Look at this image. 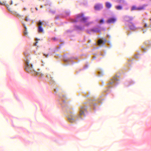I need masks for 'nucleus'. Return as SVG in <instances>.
<instances>
[{
  "label": "nucleus",
  "mask_w": 151,
  "mask_h": 151,
  "mask_svg": "<svg viewBox=\"0 0 151 151\" xmlns=\"http://www.w3.org/2000/svg\"><path fill=\"white\" fill-rule=\"evenodd\" d=\"M100 23H103L104 22V20L103 19H101L100 21Z\"/></svg>",
  "instance_id": "obj_20"
},
{
  "label": "nucleus",
  "mask_w": 151,
  "mask_h": 151,
  "mask_svg": "<svg viewBox=\"0 0 151 151\" xmlns=\"http://www.w3.org/2000/svg\"><path fill=\"white\" fill-rule=\"evenodd\" d=\"M76 116L74 115L73 113H70V116L68 118L69 121L71 123L74 122L75 121L74 118Z\"/></svg>",
  "instance_id": "obj_3"
},
{
  "label": "nucleus",
  "mask_w": 151,
  "mask_h": 151,
  "mask_svg": "<svg viewBox=\"0 0 151 151\" xmlns=\"http://www.w3.org/2000/svg\"><path fill=\"white\" fill-rule=\"evenodd\" d=\"M102 7V6L100 4H97L95 6V9L96 10H99Z\"/></svg>",
  "instance_id": "obj_7"
},
{
  "label": "nucleus",
  "mask_w": 151,
  "mask_h": 151,
  "mask_svg": "<svg viewBox=\"0 0 151 151\" xmlns=\"http://www.w3.org/2000/svg\"><path fill=\"white\" fill-rule=\"evenodd\" d=\"M144 7L142 6L140 7H138L137 9L138 10H141L143 9H144Z\"/></svg>",
  "instance_id": "obj_18"
},
{
  "label": "nucleus",
  "mask_w": 151,
  "mask_h": 151,
  "mask_svg": "<svg viewBox=\"0 0 151 151\" xmlns=\"http://www.w3.org/2000/svg\"><path fill=\"white\" fill-rule=\"evenodd\" d=\"M124 19L127 21H129L133 19V18L128 16H126L124 17Z\"/></svg>",
  "instance_id": "obj_6"
},
{
  "label": "nucleus",
  "mask_w": 151,
  "mask_h": 151,
  "mask_svg": "<svg viewBox=\"0 0 151 151\" xmlns=\"http://www.w3.org/2000/svg\"><path fill=\"white\" fill-rule=\"evenodd\" d=\"M92 30L95 32H100V30L97 28H96L95 29H92Z\"/></svg>",
  "instance_id": "obj_15"
},
{
  "label": "nucleus",
  "mask_w": 151,
  "mask_h": 151,
  "mask_svg": "<svg viewBox=\"0 0 151 151\" xmlns=\"http://www.w3.org/2000/svg\"><path fill=\"white\" fill-rule=\"evenodd\" d=\"M26 9L25 8H24V10H26Z\"/></svg>",
  "instance_id": "obj_30"
},
{
  "label": "nucleus",
  "mask_w": 151,
  "mask_h": 151,
  "mask_svg": "<svg viewBox=\"0 0 151 151\" xmlns=\"http://www.w3.org/2000/svg\"><path fill=\"white\" fill-rule=\"evenodd\" d=\"M43 24V22H42V21H39L38 23V25L39 26H41V25H42Z\"/></svg>",
  "instance_id": "obj_17"
},
{
  "label": "nucleus",
  "mask_w": 151,
  "mask_h": 151,
  "mask_svg": "<svg viewBox=\"0 0 151 151\" xmlns=\"http://www.w3.org/2000/svg\"><path fill=\"white\" fill-rule=\"evenodd\" d=\"M53 39L54 40H55V38H53Z\"/></svg>",
  "instance_id": "obj_31"
},
{
  "label": "nucleus",
  "mask_w": 151,
  "mask_h": 151,
  "mask_svg": "<svg viewBox=\"0 0 151 151\" xmlns=\"http://www.w3.org/2000/svg\"><path fill=\"white\" fill-rule=\"evenodd\" d=\"M113 83V82H110V84H112V83Z\"/></svg>",
  "instance_id": "obj_29"
},
{
  "label": "nucleus",
  "mask_w": 151,
  "mask_h": 151,
  "mask_svg": "<svg viewBox=\"0 0 151 151\" xmlns=\"http://www.w3.org/2000/svg\"><path fill=\"white\" fill-rule=\"evenodd\" d=\"M104 41L101 40H99L98 41V44L100 46L104 45Z\"/></svg>",
  "instance_id": "obj_8"
},
{
  "label": "nucleus",
  "mask_w": 151,
  "mask_h": 151,
  "mask_svg": "<svg viewBox=\"0 0 151 151\" xmlns=\"http://www.w3.org/2000/svg\"><path fill=\"white\" fill-rule=\"evenodd\" d=\"M24 27L25 29V30L24 32V34L25 35H27V28L25 26H24Z\"/></svg>",
  "instance_id": "obj_13"
},
{
  "label": "nucleus",
  "mask_w": 151,
  "mask_h": 151,
  "mask_svg": "<svg viewBox=\"0 0 151 151\" xmlns=\"http://www.w3.org/2000/svg\"><path fill=\"white\" fill-rule=\"evenodd\" d=\"M25 70L27 71L32 73L35 75H40L41 76L44 75L43 73L40 71L39 69L37 70V71L33 67L32 65L30 64L27 61L26 62Z\"/></svg>",
  "instance_id": "obj_1"
},
{
  "label": "nucleus",
  "mask_w": 151,
  "mask_h": 151,
  "mask_svg": "<svg viewBox=\"0 0 151 151\" xmlns=\"http://www.w3.org/2000/svg\"><path fill=\"white\" fill-rule=\"evenodd\" d=\"M13 4V2H12V1H11V3H10V5H12Z\"/></svg>",
  "instance_id": "obj_26"
},
{
  "label": "nucleus",
  "mask_w": 151,
  "mask_h": 151,
  "mask_svg": "<svg viewBox=\"0 0 151 151\" xmlns=\"http://www.w3.org/2000/svg\"><path fill=\"white\" fill-rule=\"evenodd\" d=\"M86 108L85 106L81 107L80 110V115H84V113L86 111Z\"/></svg>",
  "instance_id": "obj_4"
},
{
  "label": "nucleus",
  "mask_w": 151,
  "mask_h": 151,
  "mask_svg": "<svg viewBox=\"0 0 151 151\" xmlns=\"http://www.w3.org/2000/svg\"><path fill=\"white\" fill-rule=\"evenodd\" d=\"M116 8L117 10H121L122 8V7L121 6H116Z\"/></svg>",
  "instance_id": "obj_14"
},
{
  "label": "nucleus",
  "mask_w": 151,
  "mask_h": 151,
  "mask_svg": "<svg viewBox=\"0 0 151 151\" xmlns=\"http://www.w3.org/2000/svg\"><path fill=\"white\" fill-rule=\"evenodd\" d=\"M147 26V25L146 24H145V27H146Z\"/></svg>",
  "instance_id": "obj_27"
},
{
  "label": "nucleus",
  "mask_w": 151,
  "mask_h": 151,
  "mask_svg": "<svg viewBox=\"0 0 151 151\" xmlns=\"http://www.w3.org/2000/svg\"><path fill=\"white\" fill-rule=\"evenodd\" d=\"M106 6L107 8H110L111 6V4L109 2H106Z\"/></svg>",
  "instance_id": "obj_9"
},
{
  "label": "nucleus",
  "mask_w": 151,
  "mask_h": 151,
  "mask_svg": "<svg viewBox=\"0 0 151 151\" xmlns=\"http://www.w3.org/2000/svg\"><path fill=\"white\" fill-rule=\"evenodd\" d=\"M138 8L135 6H133L132 7L131 10H138Z\"/></svg>",
  "instance_id": "obj_12"
},
{
  "label": "nucleus",
  "mask_w": 151,
  "mask_h": 151,
  "mask_svg": "<svg viewBox=\"0 0 151 151\" xmlns=\"http://www.w3.org/2000/svg\"><path fill=\"white\" fill-rule=\"evenodd\" d=\"M37 41L34 44V45L35 46L37 45Z\"/></svg>",
  "instance_id": "obj_23"
},
{
  "label": "nucleus",
  "mask_w": 151,
  "mask_h": 151,
  "mask_svg": "<svg viewBox=\"0 0 151 151\" xmlns=\"http://www.w3.org/2000/svg\"><path fill=\"white\" fill-rule=\"evenodd\" d=\"M116 21V19L114 18H111L109 19L106 21V22L108 23H114Z\"/></svg>",
  "instance_id": "obj_5"
},
{
  "label": "nucleus",
  "mask_w": 151,
  "mask_h": 151,
  "mask_svg": "<svg viewBox=\"0 0 151 151\" xmlns=\"http://www.w3.org/2000/svg\"><path fill=\"white\" fill-rule=\"evenodd\" d=\"M38 31L39 32H43V29L41 26H38Z\"/></svg>",
  "instance_id": "obj_11"
},
{
  "label": "nucleus",
  "mask_w": 151,
  "mask_h": 151,
  "mask_svg": "<svg viewBox=\"0 0 151 151\" xmlns=\"http://www.w3.org/2000/svg\"><path fill=\"white\" fill-rule=\"evenodd\" d=\"M78 19L81 22H86L88 19V18L85 17L83 14H78L77 16Z\"/></svg>",
  "instance_id": "obj_2"
},
{
  "label": "nucleus",
  "mask_w": 151,
  "mask_h": 151,
  "mask_svg": "<svg viewBox=\"0 0 151 151\" xmlns=\"http://www.w3.org/2000/svg\"><path fill=\"white\" fill-rule=\"evenodd\" d=\"M113 79H114V80H115V81H117V80H118L117 79H116V78H115V77H114L113 78Z\"/></svg>",
  "instance_id": "obj_22"
},
{
  "label": "nucleus",
  "mask_w": 151,
  "mask_h": 151,
  "mask_svg": "<svg viewBox=\"0 0 151 151\" xmlns=\"http://www.w3.org/2000/svg\"><path fill=\"white\" fill-rule=\"evenodd\" d=\"M6 6H7V8H8V10L10 11H11V9H9V5H6Z\"/></svg>",
  "instance_id": "obj_21"
},
{
  "label": "nucleus",
  "mask_w": 151,
  "mask_h": 151,
  "mask_svg": "<svg viewBox=\"0 0 151 151\" xmlns=\"http://www.w3.org/2000/svg\"><path fill=\"white\" fill-rule=\"evenodd\" d=\"M44 55L45 56H46L47 57L48 56V55H45V54H44Z\"/></svg>",
  "instance_id": "obj_25"
},
{
  "label": "nucleus",
  "mask_w": 151,
  "mask_h": 151,
  "mask_svg": "<svg viewBox=\"0 0 151 151\" xmlns=\"http://www.w3.org/2000/svg\"><path fill=\"white\" fill-rule=\"evenodd\" d=\"M13 13L15 15H16V16H18V17H19L20 16V15L19 14H18L17 13V12H13Z\"/></svg>",
  "instance_id": "obj_16"
},
{
  "label": "nucleus",
  "mask_w": 151,
  "mask_h": 151,
  "mask_svg": "<svg viewBox=\"0 0 151 151\" xmlns=\"http://www.w3.org/2000/svg\"><path fill=\"white\" fill-rule=\"evenodd\" d=\"M129 27L131 29L134 30L136 29V27L133 24H132L131 26H129Z\"/></svg>",
  "instance_id": "obj_10"
},
{
  "label": "nucleus",
  "mask_w": 151,
  "mask_h": 151,
  "mask_svg": "<svg viewBox=\"0 0 151 151\" xmlns=\"http://www.w3.org/2000/svg\"><path fill=\"white\" fill-rule=\"evenodd\" d=\"M36 10H38V9L37 8H36Z\"/></svg>",
  "instance_id": "obj_28"
},
{
  "label": "nucleus",
  "mask_w": 151,
  "mask_h": 151,
  "mask_svg": "<svg viewBox=\"0 0 151 151\" xmlns=\"http://www.w3.org/2000/svg\"><path fill=\"white\" fill-rule=\"evenodd\" d=\"M25 21H28V19H27V18H25Z\"/></svg>",
  "instance_id": "obj_24"
},
{
  "label": "nucleus",
  "mask_w": 151,
  "mask_h": 151,
  "mask_svg": "<svg viewBox=\"0 0 151 151\" xmlns=\"http://www.w3.org/2000/svg\"><path fill=\"white\" fill-rule=\"evenodd\" d=\"M6 3L5 2H2L0 1V4L1 5H5Z\"/></svg>",
  "instance_id": "obj_19"
}]
</instances>
